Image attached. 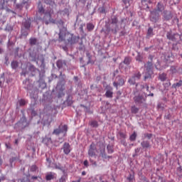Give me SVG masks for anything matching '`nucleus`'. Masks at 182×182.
Masks as SVG:
<instances>
[{
	"label": "nucleus",
	"mask_w": 182,
	"mask_h": 182,
	"mask_svg": "<svg viewBox=\"0 0 182 182\" xmlns=\"http://www.w3.org/2000/svg\"><path fill=\"white\" fill-rule=\"evenodd\" d=\"M79 41V37L69 33L66 28L60 29L58 42H64L65 45H75Z\"/></svg>",
	"instance_id": "nucleus-1"
},
{
	"label": "nucleus",
	"mask_w": 182,
	"mask_h": 182,
	"mask_svg": "<svg viewBox=\"0 0 182 182\" xmlns=\"http://www.w3.org/2000/svg\"><path fill=\"white\" fill-rule=\"evenodd\" d=\"M17 124L18 127H21V129H26V127H28L29 124H31V120L28 121L26 117L23 115Z\"/></svg>",
	"instance_id": "nucleus-2"
},
{
	"label": "nucleus",
	"mask_w": 182,
	"mask_h": 182,
	"mask_svg": "<svg viewBox=\"0 0 182 182\" xmlns=\"http://www.w3.org/2000/svg\"><path fill=\"white\" fill-rule=\"evenodd\" d=\"M144 68L148 72V75L145 76V79H149V77H151V73H153V62L148 61L146 64L144 65Z\"/></svg>",
	"instance_id": "nucleus-3"
},
{
	"label": "nucleus",
	"mask_w": 182,
	"mask_h": 182,
	"mask_svg": "<svg viewBox=\"0 0 182 182\" xmlns=\"http://www.w3.org/2000/svg\"><path fill=\"white\" fill-rule=\"evenodd\" d=\"M68 132V125H60L58 128L55 129L53 132V134H55L56 136L60 134V133H67Z\"/></svg>",
	"instance_id": "nucleus-4"
},
{
	"label": "nucleus",
	"mask_w": 182,
	"mask_h": 182,
	"mask_svg": "<svg viewBox=\"0 0 182 182\" xmlns=\"http://www.w3.org/2000/svg\"><path fill=\"white\" fill-rule=\"evenodd\" d=\"M97 150V148H96V145L94 143H92L90 146V149L88 150V155L90 156V157H95V156H96Z\"/></svg>",
	"instance_id": "nucleus-5"
},
{
	"label": "nucleus",
	"mask_w": 182,
	"mask_h": 182,
	"mask_svg": "<svg viewBox=\"0 0 182 182\" xmlns=\"http://www.w3.org/2000/svg\"><path fill=\"white\" fill-rule=\"evenodd\" d=\"M151 22H157V21H159V13H157V10L151 11Z\"/></svg>",
	"instance_id": "nucleus-6"
},
{
	"label": "nucleus",
	"mask_w": 182,
	"mask_h": 182,
	"mask_svg": "<svg viewBox=\"0 0 182 182\" xmlns=\"http://www.w3.org/2000/svg\"><path fill=\"white\" fill-rule=\"evenodd\" d=\"M63 153H65L66 155L69 154L70 151H72V149L70 148V144L68 142H65L63 146Z\"/></svg>",
	"instance_id": "nucleus-7"
},
{
	"label": "nucleus",
	"mask_w": 182,
	"mask_h": 182,
	"mask_svg": "<svg viewBox=\"0 0 182 182\" xmlns=\"http://www.w3.org/2000/svg\"><path fill=\"white\" fill-rule=\"evenodd\" d=\"M106 89H107V92H105L106 97L112 99V97H113V87L107 85Z\"/></svg>",
	"instance_id": "nucleus-8"
},
{
	"label": "nucleus",
	"mask_w": 182,
	"mask_h": 182,
	"mask_svg": "<svg viewBox=\"0 0 182 182\" xmlns=\"http://www.w3.org/2000/svg\"><path fill=\"white\" fill-rule=\"evenodd\" d=\"M134 100L135 103H138V105H141L144 102H146V100L143 98L141 96H136L134 97Z\"/></svg>",
	"instance_id": "nucleus-9"
},
{
	"label": "nucleus",
	"mask_w": 182,
	"mask_h": 182,
	"mask_svg": "<svg viewBox=\"0 0 182 182\" xmlns=\"http://www.w3.org/2000/svg\"><path fill=\"white\" fill-rule=\"evenodd\" d=\"M164 19H166V21H170V19L173 18V14H171V12L164 11Z\"/></svg>",
	"instance_id": "nucleus-10"
},
{
	"label": "nucleus",
	"mask_w": 182,
	"mask_h": 182,
	"mask_svg": "<svg viewBox=\"0 0 182 182\" xmlns=\"http://www.w3.org/2000/svg\"><path fill=\"white\" fill-rule=\"evenodd\" d=\"M166 38L167 39H168L169 41H172L173 42L176 41V34H173L171 31H168L166 33Z\"/></svg>",
	"instance_id": "nucleus-11"
},
{
	"label": "nucleus",
	"mask_w": 182,
	"mask_h": 182,
	"mask_svg": "<svg viewBox=\"0 0 182 182\" xmlns=\"http://www.w3.org/2000/svg\"><path fill=\"white\" fill-rule=\"evenodd\" d=\"M55 173L53 172H49L46 176V180L47 181H50V180H53L55 178Z\"/></svg>",
	"instance_id": "nucleus-12"
},
{
	"label": "nucleus",
	"mask_w": 182,
	"mask_h": 182,
	"mask_svg": "<svg viewBox=\"0 0 182 182\" xmlns=\"http://www.w3.org/2000/svg\"><path fill=\"white\" fill-rule=\"evenodd\" d=\"M156 8L157 9L154 10L156 11V14H159V12H163V11H164V6L161 4V3H158Z\"/></svg>",
	"instance_id": "nucleus-13"
},
{
	"label": "nucleus",
	"mask_w": 182,
	"mask_h": 182,
	"mask_svg": "<svg viewBox=\"0 0 182 182\" xmlns=\"http://www.w3.org/2000/svg\"><path fill=\"white\" fill-rule=\"evenodd\" d=\"M141 147H143V149H149V147H151L150 141H143L141 143Z\"/></svg>",
	"instance_id": "nucleus-14"
},
{
	"label": "nucleus",
	"mask_w": 182,
	"mask_h": 182,
	"mask_svg": "<svg viewBox=\"0 0 182 182\" xmlns=\"http://www.w3.org/2000/svg\"><path fill=\"white\" fill-rule=\"evenodd\" d=\"M165 59L167 60V62H173V53H168L166 55H165Z\"/></svg>",
	"instance_id": "nucleus-15"
},
{
	"label": "nucleus",
	"mask_w": 182,
	"mask_h": 182,
	"mask_svg": "<svg viewBox=\"0 0 182 182\" xmlns=\"http://www.w3.org/2000/svg\"><path fill=\"white\" fill-rule=\"evenodd\" d=\"M159 79L161 82H166V80H167V74L166 73L160 74Z\"/></svg>",
	"instance_id": "nucleus-16"
},
{
	"label": "nucleus",
	"mask_w": 182,
	"mask_h": 182,
	"mask_svg": "<svg viewBox=\"0 0 182 182\" xmlns=\"http://www.w3.org/2000/svg\"><path fill=\"white\" fill-rule=\"evenodd\" d=\"M90 126H91V127H99V123H97V121L96 120H92L91 122H89Z\"/></svg>",
	"instance_id": "nucleus-17"
},
{
	"label": "nucleus",
	"mask_w": 182,
	"mask_h": 182,
	"mask_svg": "<svg viewBox=\"0 0 182 182\" xmlns=\"http://www.w3.org/2000/svg\"><path fill=\"white\" fill-rule=\"evenodd\" d=\"M136 80H137L133 75L131 78L128 80V83H129V85H136Z\"/></svg>",
	"instance_id": "nucleus-18"
},
{
	"label": "nucleus",
	"mask_w": 182,
	"mask_h": 182,
	"mask_svg": "<svg viewBox=\"0 0 182 182\" xmlns=\"http://www.w3.org/2000/svg\"><path fill=\"white\" fill-rule=\"evenodd\" d=\"M100 155L102 159H107V154H106V150L105 149L100 150Z\"/></svg>",
	"instance_id": "nucleus-19"
},
{
	"label": "nucleus",
	"mask_w": 182,
	"mask_h": 182,
	"mask_svg": "<svg viewBox=\"0 0 182 182\" xmlns=\"http://www.w3.org/2000/svg\"><path fill=\"white\" fill-rule=\"evenodd\" d=\"M181 86H182V80H179L178 82H176L172 85V87L173 89H177V87H180Z\"/></svg>",
	"instance_id": "nucleus-20"
},
{
	"label": "nucleus",
	"mask_w": 182,
	"mask_h": 182,
	"mask_svg": "<svg viewBox=\"0 0 182 182\" xmlns=\"http://www.w3.org/2000/svg\"><path fill=\"white\" fill-rule=\"evenodd\" d=\"M87 29L90 32L93 31V29H95V26L93 25V23H89L87 24Z\"/></svg>",
	"instance_id": "nucleus-21"
},
{
	"label": "nucleus",
	"mask_w": 182,
	"mask_h": 182,
	"mask_svg": "<svg viewBox=\"0 0 182 182\" xmlns=\"http://www.w3.org/2000/svg\"><path fill=\"white\" fill-rule=\"evenodd\" d=\"M30 42V45H31V46H33L34 45H36L38 40L35 38H31L29 40Z\"/></svg>",
	"instance_id": "nucleus-22"
},
{
	"label": "nucleus",
	"mask_w": 182,
	"mask_h": 182,
	"mask_svg": "<svg viewBox=\"0 0 182 182\" xmlns=\"http://www.w3.org/2000/svg\"><path fill=\"white\" fill-rule=\"evenodd\" d=\"M132 62V58L130 57H125L124 60V65H130V63Z\"/></svg>",
	"instance_id": "nucleus-23"
},
{
	"label": "nucleus",
	"mask_w": 182,
	"mask_h": 182,
	"mask_svg": "<svg viewBox=\"0 0 182 182\" xmlns=\"http://www.w3.org/2000/svg\"><path fill=\"white\" fill-rule=\"evenodd\" d=\"M153 28L151 27H149L147 31V38H150L153 36Z\"/></svg>",
	"instance_id": "nucleus-24"
},
{
	"label": "nucleus",
	"mask_w": 182,
	"mask_h": 182,
	"mask_svg": "<svg viewBox=\"0 0 182 182\" xmlns=\"http://www.w3.org/2000/svg\"><path fill=\"white\" fill-rule=\"evenodd\" d=\"M127 180L129 182H133L134 181V173H130L129 176L127 178Z\"/></svg>",
	"instance_id": "nucleus-25"
},
{
	"label": "nucleus",
	"mask_w": 182,
	"mask_h": 182,
	"mask_svg": "<svg viewBox=\"0 0 182 182\" xmlns=\"http://www.w3.org/2000/svg\"><path fill=\"white\" fill-rule=\"evenodd\" d=\"M24 28H26V29H29V28H31V22H29V21H26L23 23Z\"/></svg>",
	"instance_id": "nucleus-26"
},
{
	"label": "nucleus",
	"mask_w": 182,
	"mask_h": 182,
	"mask_svg": "<svg viewBox=\"0 0 182 182\" xmlns=\"http://www.w3.org/2000/svg\"><path fill=\"white\" fill-rule=\"evenodd\" d=\"M133 76L135 77V79H136V80H140L141 73H140V72H137L136 73H134Z\"/></svg>",
	"instance_id": "nucleus-27"
},
{
	"label": "nucleus",
	"mask_w": 182,
	"mask_h": 182,
	"mask_svg": "<svg viewBox=\"0 0 182 182\" xmlns=\"http://www.w3.org/2000/svg\"><path fill=\"white\" fill-rule=\"evenodd\" d=\"M137 137V134H136L135 132H134L130 136H129V140H131V141H134L136 140Z\"/></svg>",
	"instance_id": "nucleus-28"
},
{
	"label": "nucleus",
	"mask_w": 182,
	"mask_h": 182,
	"mask_svg": "<svg viewBox=\"0 0 182 182\" xmlns=\"http://www.w3.org/2000/svg\"><path fill=\"white\" fill-rule=\"evenodd\" d=\"M119 136L120 139H126L127 137V134H126V132H119Z\"/></svg>",
	"instance_id": "nucleus-29"
},
{
	"label": "nucleus",
	"mask_w": 182,
	"mask_h": 182,
	"mask_svg": "<svg viewBox=\"0 0 182 182\" xmlns=\"http://www.w3.org/2000/svg\"><path fill=\"white\" fill-rule=\"evenodd\" d=\"M132 113H134L136 114V113L139 112V108H137L136 106H133L131 108Z\"/></svg>",
	"instance_id": "nucleus-30"
},
{
	"label": "nucleus",
	"mask_w": 182,
	"mask_h": 182,
	"mask_svg": "<svg viewBox=\"0 0 182 182\" xmlns=\"http://www.w3.org/2000/svg\"><path fill=\"white\" fill-rule=\"evenodd\" d=\"M57 68H58V69H61V68H63V62L60 60L57 61Z\"/></svg>",
	"instance_id": "nucleus-31"
},
{
	"label": "nucleus",
	"mask_w": 182,
	"mask_h": 182,
	"mask_svg": "<svg viewBox=\"0 0 182 182\" xmlns=\"http://www.w3.org/2000/svg\"><path fill=\"white\" fill-rule=\"evenodd\" d=\"M107 151L109 154H112V153H113V151H114V150L113 149V146H112L111 145H107Z\"/></svg>",
	"instance_id": "nucleus-32"
},
{
	"label": "nucleus",
	"mask_w": 182,
	"mask_h": 182,
	"mask_svg": "<svg viewBox=\"0 0 182 182\" xmlns=\"http://www.w3.org/2000/svg\"><path fill=\"white\" fill-rule=\"evenodd\" d=\"M111 23H112L113 25H116V23H117V22H119V20H117V17L116 16H113L112 18H111Z\"/></svg>",
	"instance_id": "nucleus-33"
},
{
	"label": "nucleus",
	"mask_w": 182,
	"mask_h": 182,
	"mask_svg": "<svg viewBox=\"0 0 182 182\" xmlns=\"http://www.w3.org/2000/svg\"><path fill=\"white\" fill-rule=\"evenodd\" d=\"M66 178H68L67 175H63L61 176V178L59 179V182H66Z\"/></svg>",
	"instance_id": "nucleus-34"
},
{
	"label": "nucleus",
	"mask_w": 182,
	"mask_h": 182,
	"mask_svg": "<svg viewBox=\"0 0 182 182\" xmlns=\"http://www.w3.org/2000/svg\"><path fill=\"white\" fill-rule=\"evenodd\" d=\"M11 68L12 69H16V68H18V62L17 61L11 62Z\"/></svg>",
	"instance_id": "nucleus-35"
},
{
	"label": "nucleus",
	"mask_w": 182,
	"mask_h": 182,
	"mask_svg": "<svg viewBox=\"0 0 182 182\" xmlns=\"http://www.w3.org/2000/svg\"><path fill=\"white\" fill-rule=\"evenodd\" d=\"M20 106H25L26 105V101L23 99H21L18 101Z\"/></svg>",
	"instance_id": "nucleus-36"
},
{
	"label": "nucleus",
	"mask_w": 182,
	"mask_h": 182,
	"mask_svg": "<svg viewBox=\"0 0 182 182\" xmlns=\"http://www.w3.org/2000/svg\"><path fill=\"white\" fill-rule=\"evenodd\" d=\"M136 60H137V62H143V57H141L140 54H138L136 57Z\"/></svg>",
	"instance_id": "nucleus-37"
},
{
	"label": "nucleus",
	"mask_w": 182,
	"mask_h": 182,
	"mask_svg": "<svg viewBox=\"0 0 182 182\" xmlns=\"http://www.w3.org/2000/svg\"><path fill=\"white\" fill-rule=\"evenodd\" d=\"M110 31H112V32H113L114 34L117 33V30H116V29H110V28H107V30H106V32H107V33H109Z\"/></svg>",
	"instance_id": "nucleus-38"
},
{
	"label": "nucleus",
	"mask_w": 182,
	"mask_h": 182,
	"mask_svg": "<svg viewBox=\"0 0 182 182\" xmlns=\"http://www.w3.org/2000/svg\"><path fill=\"white\" fill-rule=\"evenodd\" d=\"M29 70L31 72H36V68H35V66L33 65H30Z\"/></svg>",
	"instance_id": "nucleus-39"
},
{
	"label": "nucleus",
	"mask_w": 182,
	"mask_h": 182,
	"mask_svg": "<svg viewBox=\"0 0 182 182\" xmlns=\"http://www.w3.org/2000/svg\"><path fill=\"white\" fill-rule=\"evenodd\" d=\"M144 137H146V139H149V140H150V139H151L153 137V134H149V133L144 134Z\"/></svg>",
	"instance_id": "nucleus-40"
},
{
	"label": "nucleus",
	"mask_w": 182,
	"mask_h": 182,
	"mask_svg": "<svg viewBox=\"0 0 182 182\" xmlns=\"http://www.w3.org/2000/svg\"><path fill=\"white\" fill-rule=\"evenodd\" d=\"M118 85H119V86H124V80H123L122 78H120L119 80Z\"/></svg>",
	"instance_id": "nucleus-41"
},
{
	"label": "nucleus",
	"mask_w": 182,
	"mask_h": 182,
	"mask_svg": "<svg viewBox=\"0 0 182 182\" xmlns=\"http://www.w3.org/2000/svg\"><path fill=\"white\" fill-rule=\"evenodd\" d=\"M37 168H38V167L36 165H33V166H31L30 170H31V171H36Z\"/></svg>",
	"instance_id": "nucleus-42"
},
{
	"label": "nucleus",
	"mask_w": 182,
	"mask_h": 182,
	"mask_svg": "<svg viewBox=\"0 0 182 182\" xmlns=\"http://www.w3.org/2000/svg\"><path fill=\"white\" fill-rule=\"evenodd\" d=\"M38 12L40 14H43L45 12V9H43V7L41 6L38 8Z\"/></svg>",
	"instance_id": "nucleus-43"
},
{
	"label": "nucleus",
	"mask_w": 182,
	"mask_h": 182,
	"mask_svg": "<svg viewBox=\"0 0 182 182\" xmlns=\"http://www.w3.org/2000/svg\"><path fill=\"white\" fill-rule=\"evenodd\" d=\"M46 118L50 119V120L48 119V123L52 122V115H46Z\"/></svg>",
	"instance_id": "nucleus-44"
},
{
	"label": "nucleus",
	"mask_w": 182,
	"mask_h": 182,
	"mask_svg": "<svg viewBox=\"0 0 182 182\" xmlns=\"http://www.w3.org/2000/svg\"><path fill=\"white\" fill-rule=\"evenodd\" d=\"M113 86H114V87H116V89H117H117H119V82H113Z\"/></svg>",
	"instance_id": "nucleus-45"
},
{
	"label": "nucleus",
	"mask_w": 182,
	"mask_h": 182,
	"mask_svg": "<svg viewBox=\"0 0 182 182\" xmlns=\"http://www.w3.org/2000/svg\"><path fill=\"white\" fill-rule=\"evenodd\" d=\"M21 35H22L23 36H28V33L26 31L22 30V31H21Z\"/></svg>",
	"instance_id": "nucleus-46"
},
{
	"label": "nucleus",
	"mask_w": 182,
	"mask_h": 182,
	"mask_svg": "<svg viewBox=\"0 0 182 182\" xmlns=\"http://www.w3.org/2000/svg\"><path fill=\"white\" fill-rule=\"evenodd\" d=\"M90 163H92V164H93V166H97V163H96V161H93V159H90Z\"/></svg>",
	"instance_id": "nucleus-47"
},
{
	"label": "nucleus",
	"mask_w": 182,
	"mask_h": 182,
	"mask_svg": "<svg viewBox=\"0 0 182 182\" xmlns=\"http://www.w3.org/2000/svg\"><path fill=\"white\" fill-rule=\"evenodd\" d=\"M84 166L85 167H89V161H87V160L84 161Z\"/></svg>",
	"instance_id": "nucleus-48"
},
{
	"label": "nucleus",
	"mask_w": 182,
	"mask_h": 182,
	"mask_svg": "<svg viewBox=\"0 0 182 182\" xmlns=\"http://www.w3.org/2000/svg\"><path fill=\"white\" fill-rule=\"evenodd\" d=\"M171 70L172 73H176V72H177V70H176V68H174V67H171Z\"/></svg>",
	"instance_id": "nucleus-49"
},
{
	"label": "nucleus",
	"mask_w": 182,
	"mask_h": 182,
	"mask_svg": "<svg viewBox=\"0 0 182 182\" xmlns=\"http://www.w3.org/2000/svg\"><path fill=\"white\" fill-rule=\"evenodd\" d=\"M148 58L151 60V62H153V59H154V56L152 55H149Z\"/></svg>",
	"instance_id": "nucleus-50"
},
{
	"label": "nucleus",
	"mask_w": 182,
	"mask_h": 182,
	"mask_svg": "<svg viewBox=\"0 0 182 182\" xmlns=\"http://www.w3.org/2000/svg\"><path fill=\"white\" fill-rule=\"evenodd\" d=\"M46 140H48V141H52V139L51 138L45 137L43 139V141H46Z\"/></svg>",
	"instance_id": "nucleus-51"
},
{
	"label": "nucleus",
	"mask_w": 182,
	"mask_h": 182,
	"mask_svg": "<svg viewBox=\"0 0 182 182\" xmlns=\"http://www.w3.org/2000/svg\"><path fill=\"white\" fill-rule=\"evenodd\" d=\"M157 107H158V109H163V105L159 103V104H158Z\"/></svg>",
	"instance_id": "nucleus-52"
},
{
	"label": "nucleus",
	"mask_w": 182,
	"mask_h": 182,
	"mask_svg": "<svg viewBox=\"0 0 182 182\" xmlns=\"http://www.w3.org/2000/svg\"><path fill=\"white\" fill-rule=\"evenodd\" d=\"M121 143H122V144H123V146H127V143L124 140H122Z\"/></svg>",
	"instance_id": "nucleus-53"
},
{
	"label": "nucleus",
	"mask_w": 182,
	"mask_h": 182,
	"mask_svg": "<svg viewBox=\"0 0 182 182\" xmlns=\"http://www.w3.org/2000/svg\"><path fill=\"white\" fill-rule=\"evenodd\" d=\"M65 102L68 103V106H70V105H72V103H73L72 101H69V100H67Z\"/></svg>",
	"instance_id": "nucleus-54"
},
{
	"label": "nucleus",
	"mask_w": 182,
	"mask_h": 182,
	"mask_svg": "<svg viewBox=\"0 0 182 182\" xmlns=\"http://www.w3.org/2000/svg\"><path fill=\"white\" fill-rule=\"evenodd\" d=\"M33 180H38V176H32Z\"/></svg>",
	"instance_id": "nucleus-55"
},
{
	"label": "nucleus",
	"mask_w": 182,
	"mask_h": 182,
	"mask_svg": "<svg viewBox=\"0 0 182 182\" xmlns=\"http://www.w3.org/2000/svg\"><path fill=\"white\" fill-rule=\"evenodd\" d=\"M82 176H86V171H82Z\"/></svg>",
	"instance_id": "nucleus-56"
},
{
	"label": "nucleus",
	"mask_w": 182,
	"mask_h": 182,
	"mask_svg": "<svg viewBox=\"0 0 182 182\" xmlns=\"http://www.w3.org/2000/svg\"><path fill=\"white\" fill-rule=\"evenodd\" d=\"M145 87H146V90H149V86L147 85V84L145 85Z\"/></svg>",
	"instance_id": "nucleus-57"
},
{
	"label": "nucleus",
	"mask_w": 182,
	"mask_h": 182,
	"mask_svg": "<svg viewBox=\"0 0 182 182\" xmlns=\"http://www.w3.org/2000/svg\"><path fill=\"white\" fill-rule=\"evenodd\" d=\"M55 168H58V170H62V168H60V167H59L58 166H55Z\"/></svg>",
	"instance_id": "nucleus-58"
},
{
	"label": "nucleus",
	"mask_w": 182,
	"mask_h": 182,
	"mask_svg": "<svg viewBox=\"0 0 182 182\" xmlns=\"http://www.w3.org/2000/svg\"><path fill=\"white\" fill-rule=\"evenodd\" d=\"M82 179L80 178L77 181H73V182H80Z\"/></svg>",
	"instance_id": "nucleus-59"
},
{
	"label": "nucleus",
	"mask_w": 182,
	"mask_h": 182,
	"mask_svg": "<svg viewBox=\"0 0 182 182\" xmlns=\"http://www.w3.org/2000/svg\"><path fill=\"white\" fill-rule=\"evenodd\" d=\"M148 96H151V97H153V96H154V94L151 93V94L148 95Z\"/></svg>",
	"instance_id": "nucleus-60"
},
{
	"label": "nucleus",
	"mask_w": 182,
	"mask_h": 182,
	"mask_svg": "<svg viewBox=\"0 0 182 182\" xmlns=\"http://www.w3.org/2000/svg\"><path fill=\"white\" fill-rule=\"evenodd\" d=\"M107 159H112V156H107Z\"/></svg>",
	"instance_id": "nucleus-61"
},
{
	"label": "nucleus",
	"mask_w": 182,
	"mask_h": 182,
	"mask_svg": "<svg viewBox=\"0 0 182 182\" xmlns=\"http://www.w3.org/2000/svg\"><path fill=\"white\" fill-rule=\"evenodd\" d=\"M21 75H23V76H25L26 75V73H21Z\"/></svg>",
	"instance_id": "nucleus-62"
},
{
	"label": "nucleus",
	"mask_w": 182,
	"mask_h": 182,
	"mask_svg": "<svg viewBox=\"0 0 182 182\" xmlns=\"http://www.w3.org/2000/svg\"><path fill=\"white\" fill-rule=\"evenodd\" d=\"M15 144H18V139H16V140H15Z\"/></svg>",
	"instance_id": "nucleus-63"
},
{
	"label": "nucleus",
	"mask_w": 182,
	"mask_h": 182,
	"mask_svg": "<svg viewBox=\"0 0 182 182\" xmlns=\"http://www.w3.org/2000/svg\"><path fill=\"white\" fill-rule=\"evenodd\" d=\"M144 50H146L147 52V50H149V48H145Z\"/></svg>",
	"instance_id": "nucleus-64"
}]
</instances>
